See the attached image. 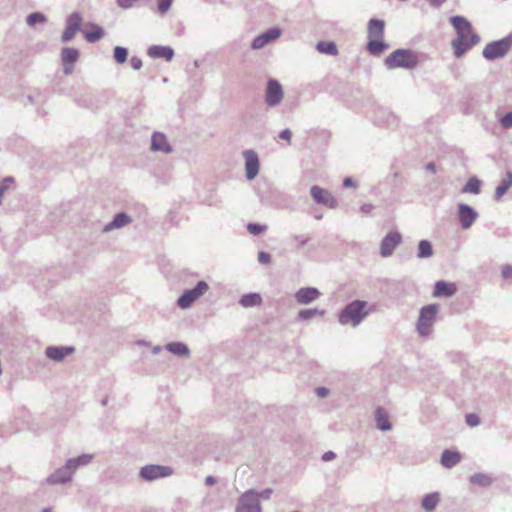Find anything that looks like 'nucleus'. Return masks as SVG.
I'll return each mask as SVG.
<instances>
[{"mask_svg": "<svg viewBox=\"0 0 512 512\" xmlns=\"http://www.w3.org/2000/svg\"><path fill=\"white\" fill-rule=\"evenodd\" d=\"M329 391L325 387H319L316 389V394L318 397L324 398L328 395Z\"/></svg>", "mask_w": 512, "mask_h": 512, "instance_id": "54", "label": "nucleus"}, {"mask_svg": "<svg viewBox=\"0 0 512 512\" xmlns=\"http://www.w3.org/2000/svg\"><path fill=\"white\" fill-rule=\"evenodd\" d=\"M376 427L381 431H389L392 425L389 420L388 413L383 407H378L375 411Z\"/></svg>", "mask_w": 512, "mask_h": 512, "instance_id": "25", "label": "nucleus"}, {"mask_svg": "<svg viewBox=\"0 0 512 512\" xmlns=\"http://www.w3.org/2000/svg\"><path fill=\"white\" fill-rule=\"evenodd\" d=\"M373 209L371 204H364L361 206V212L364 214H369Z\"/></svg>", "mask_w": 512, "mask_h": 512, "instance_id": "55", "label": "nucleus"}, {"mask_svg": "<svg viewBox=\"0 0 512 512\" xmlns=\"http://www.w3.org/2000/svg\"><path fill=\"white\" fill-rule=\"evenodd\" d=\"M461 460V455L457 451L444 450L441 455V464L445 468L456 466Z\"/></svg>", "mask_w": 512, "mask_h": 512, "instance_id": "29", "label": "nucleus"}, {"mask_svg": "<svg viewBox=\"0 0 512 512\" xmlns=\"http://www.w3.org/2000/svg\"><path fill=\"white\" fill-rule=\"evenodd\" d=\"M321 293L317 288L307 287L299 289L295 294L297 303L307 305L316 301L320 297Z\"/></svg>", "mask_w": 512, "mask_h": 512, "instance_id": "18", "label": "nucleus"}, {"mask_svg": "<svg viewBox=\"0 0 512 512\" xmlns=\"http://www.w3.org/2000/svg\"><path fill=\"white\" fill-rule=\"evenodd\" d=\"M73 475L71 468L65 462L62 467L56 469L46 478V483L49 485L67 484L72 481Z\"/></svg>", "mask_w": 512, "mask_h": 512, "instance_id": "11", "label": "nucleus"}, {"mask_svg": "<svg viewBox=\"0 0 512 512\" xmlns=\"http://www.w3.org/2000/svg\"><path fill=\"white\" fill-rule=\"evenodd\" d=\"M480 41L478 34H472L470 40H464V37L457 36L452 40L451 46L454 50V54L457 58L463 56L469 49L476 45Z\"/></svg>", "mask_w": 512, "mask_h": 512, "instance_id": "10", "label": "nucleus"}, {"mask_svg": "<svg viewBox=\"0 0 512 512\" xmlns=\"http://www.w3.org/2000/svg\"><path fill=\"white\" fill-rule=\"evenodd\" d=\"M452 26L455 28L457 36L462 37L464 33L476 34L473 32L471 23L463 16H453L450 18Z\"/></svg>", "mask_w": 512, "mask_h": 512, "instance_id": "21", "label": "nucleus"}, {"mask_svg": "<svg viewBox=\"0 0 512 512\" xmlns=\"http://www.w3.org/2000/svg\"><path fill=\"white\" fill-rule=\"evenodd\" d=\"M456 291L457 288L454 283H447L440 280L435 283L433 295L435 297H451L456 293Z\"/></svg>", "mask_w": 512, "mask_h": 512, "instance_id": "23", "label": "nucleus"}, {"mask_svg": "<svg viewBox=\"0 0 512 512\" xmlns=\"http://www.w3.org/2000/svg\"><path fill=\"white\" fill-rule=\"evenodd\" d=\"M501 125L505 128H510L512 127V112H509L507 114H505L502 118H501Z\"/></svg>", "mask_w": 512, "mask_h": 512, "instance_id": "47", "label": "nucleus"}, {"mask_svg": "<svg viewBox=\"0 0 512 512\" xmlns=\"http://www.w3.org/2000/svg\"><path fill=\"white\" fill-rule=\"evenodd\" d=\"M511 186L512 171H507L506 177L501 180L500 184L495 189L494 199L496 201H499L506 194V192L510 189Z\"/></svg>", "mask_w": 512, "mask_h": 512, "instance_id": "28", "label": "nucleus"}, {"mask_svg": "<svg viewBox=\"0 0 512 512\" xmlns=\"http://www.w3.org/2000/svg\"><path fill=\"white\" fill-rule=\"evenodd\" d=\"M325 314L324 310H319L317 308L313 309H303L298 313V318L301 320H308L313 318L314 316H323Z\"/></svg>", "mask_w": 512, "mask_h": 512, "instance_id": "39", "label": "nucleus"}, {"mask_svg": "<svg viewBox=\"0 0 512 512\" xmlns=\"http://www.w3.org/2000/svg\"><path fill=\"white\" fill-rule=\"evenodd\" d=\"M132 222V218L125 212L117 213L113 219L103 227V232L108 233L120 229Z\"/></svg>", "mask_w": 512, "mask_h": 512, "instance_id": "20", "label": "nucleus"}, {"mask_svg": "<svg viewBox=\"0 0 512 512\" xmlns=\"http://www.w3.org/2000/svg\"><path fill=\"white\" fill-rule=\"evenodd\" d=\"M77 31L66 25L64 32L62 33V42H70L76 35Z\"/></svg>", "mask_w": 512, "mask_h": 512, "instance_id": "44", "label": "nucleus"}, {"mask_svg": "<svg viewBox=\"0 0 512 512\" xmlns=\"http://www.w3.org/2000/svg\"><path fill=\"white\" fill-rule=\"evenodd\" d=\"M439 311V305L430 304L420 309L417 320V331L421 336H427L431 332V327L436 321V315Z\"/></svg>", "mask_w": 512, "mask_h": 512, "instance_id": "3", "label": "nucleus"}, {"mask_svg": "<svg viewBox=\"0 0 512 512\" xmlns=\"http://www.w3.org/2000/svg\"><path fill=\"white\" fill-rule=\"evenodd\" d=\"M336 454L333 451H327L322 455V460L325 462L335 459Z\"/></svg>", "mask_w": 512, "mask_h": 512, "instance_id": "53", "label": "nucleus"}, {"mask_svg": "<svg viewBox=\"0 0 512 512\" xmlns=\"http://www.w3.org/2000/svg\"><path fill=\"white\" fill-rule=\"evenodd\" d=\"M385 22L380 19H370L367 25V38H384Z\"/></svg>", "mask_w": 512, "mask_h": 512, "instance_id": "22", "label": "nucleus"}, {"mask_svg": "<svg viewBox=\"0 0 512 512\" xmlns=\"http://www.w3.org/2000/svg\"><path fill=\"white\" fill-rule=\"evenodd\" d=\"M73 352L74 348L69 346H48L45 355L53 361L60 362Z\"/></svg>", "mask_w": 512, "mask_h": 512, "instance_id": "19", "label": "nucleus"}, {"mask_svg": "<svg viewBox=\"0 0 512 512\" xmlns=\"http://www.w3.org/2000/svg\"><path fill=\"white\" fill-rule=\"evenodd\" d=\"M173 474V469L169 466L164 465H145L143 466L139 471V476L148 482L160 479V478H166Z\"/></svg>", "mask_w": 512, "mask_h": 512, "instance_id": "7", "label": "nucleus"}, {"mask_svg": "<svg viewBox=\"0 0 512 512\" xmlns=\"http://www.w3.org/2000/svg\"><path fill=\"white\" fill-rule=\"evenodd\" d=\"M432 6L439 7L441 6L446 0H428Z\"/></svg>", "mask_w": 512, "mask_h": 512, "instance_id": "61", "label": "nucleus"}, {"mask_svg": "<svg viewBox=\"0 0 512 512\" xmlns=\"http://www.w3.org/2000/svg\"><path fill=\"white\" fill-rule=\"evenodd\" d=\"M209 290V284L206 281H198L192 289H187L178 298L177 305L181 309L190 308L201 296Z\"/></svg>", "mask_w": 512, "mask_h": 512, "instance_id": "5", "label": "nucleus"}, {"mask_svg": "<svg viewBox=\"0 0 512 512\" xmlns=\"http://www.w3.org/2000/svg\"><path fill=\"white\" fill-rule=\"evenodd\" d=\"M130 64H131V67L134 69V70H139L141 69L143 63H142V60L137 57V56H133L131 59H130Z\"/></svg>", "mask_w": 512, "mask_h": 512, "instance_id": "50", "label": "nucleus"}, {"mask_svg": "<svg viewBox=\"0 0 512 512\" xmlns=\"http://www.w3.org/2000/svg\"><path fill=\"white\" fill-rule=\"evenodd\" d=\"M353 185H354V182H353L352 178L347 177V178L344 179V181H343V186L344 187H351Z\"/></svg>", "mask_w": 512, "mask_h": 512, "instance_id": "60", "label": "nucleus"}, {"mask_svg": "<svg viewBox=\"0 0 512 512\" xmlns=\"http://www.w3.org/2000/svg\"><path fill=\"white\" fill-rule=\"evenodd\" d=\"M261 302L262 298L258 293L244 294L239 300V304L245 308L258 306Z\"/></svg>", "mask_w": 512, "mask_h": 512, "instance_id": "32", "label": "nucleus"}, {"mask_svg": "<svg viewBox=\"0 0 512 512\" xmlns=\"http://www.w3.org/2000/svg\"><path fill=\"white\" fill-rule=\"evenodd\" d=\"M150 149L153 152H161L164 154H170L173 151L167 137L161 132H154L152 134Z\"/></svg>", "mask_w": 512, "mask_h": 512, "instance_id": "16", "label": "nucleus"}, {"mask_svg": "<svg viewBox=\"0 0 512 512\" xmlns=\"http://www.w3.org/2000/svg\"><path fill=\"white\" fill-rule=\"evenodd\" d=\"M310 193L314 201L318 204L325 205L329 208H335L337 205L336 199L332 194L319 186H312Z\"/></svg>", "mask_w": 512, "mask_h": 512, "instance_id": "14", "label": "nucleus"}, {"mask_svg": "<svg viewBox=\"0 0 512 512\" xmlns=\"http://www.w3.org/2000/svg\"><path fill=\"white\" fill-rule=\"evenodd\" d=\"M156 1H157L158 12L161 15H164L170 9L173 0H156Z\"/></svg>", "mask_w": 512, "mask_h": 512, "instance_id": "43", "label": "nucleus"}, {"mask_svg": "<svg viewBox=\"0 0 512 512\" xmlns=\"http://www.w3.org/2000/svg\"><path fill=\"white\" fill-rule=\"evenodd\" d=\"M235 512H262L257 491L250 489L244 492L238 499Z\"/></svg>", "mask_w": 512, "mask_h": 512, "instance_id": "6", "label": "nucleus"}, {"mask_svg": "<svg viewBox=\"0 0 512 512\" xmlns=\"http://www.w3.org/2000/svg\"><path fill=\"white\" fill-rule=\"evenodd\" d=\"M93 457L94 456L92 454H82L78 457L70 458L66 462L68 466L71 468L72 472L75 474V472L79 468L90 464L91 461L93 460Z\"/></svg>", "mask_w": 512, "mask_h": 512, "instance_id": "27", "label": "nucleus"}, {"mask_svg": "<svg viewBox=\"0 0 512 512\" xmlns=\"http://www.w3.org/2000/svg\"><path fill=\"white\" fill-rule=\"evenodd\" d=\"M160 351H161V347H160V346H155V347L152 349V352H153L154 354H158Z\"/></svg>", "mask_w": 512, "mask_h": 512, "instance_id": "64", "label": "nucleus"}, {"mask_svg": "<svg viewBox=\"0 0 512 512\" xmlns=\"http://www.w3.org/2000/svg\"><path fill=\"white\" fill-rule=\"evenodd\" d=\"M26 22L29 26H35L38 23H46L47 18L43 13L33 12L27 16Z\"/></svg>", "mask_w": 512, "mask_h": 512, "instance_id": "40", "label": "nucleus"}, {"mask_svg": "<svg viewBox=\"0 0 512 512\" xmlns=\"http://www.w3.org/2000/svg\"><path fill=\"white\" fill-rule=\"evenodd\" d=\"M166 349L179 357H186L188 358L190 356V350L188 346L182 342H170L166 345Z\"/></svg>", "mask_w": 512, "mask_h": 512, "instance_id": "31", "label": "nucleus"}, {"mask_svg": "<svg viewBox=\"0 0 512 512\" xmlns=\"http://www.w3.org/2000/svg\"><path fill=\"white\" fill-rule=\"evenodd\" d=\"M292 238L295 239L296 241H299L300 245H302V246L305 245L308 242L307 238H303V237L298 236V235H293Z\"/></svg>", "mask_w": 512, "mask_h": 512, "instance_id": "57", "label": "nucleus"}, {"mask_svg": "<svg viewBox=\"0 0 512 512\" xmlns=\"http://www.w3.org/2000/svg\"><path fill=\"white\" fill-rule=\"evenodd\" d=\"M284 97V92L279 81L269 79L265 92V103L269 107L278 106Z\"/></svg>", "mask_w": 512, "mask_h": 512, "instance_id": "8", "label": "nucleus"}, {"mask_svg": "<svg viewBox=\"0 0 512 512\" xmlns=\"http://www.w3.org/2000/svg\"><path fill=\"white\" fill-rule=\"evenodd\" d=\"M272 492L273 491L271 488H266V489L262 490L261 492H257L258 501H260V499H265V500L270 499Z\"/></svg>", "mask_w": 512, "mask_h": 512, "instance_id": "49", "label": "nucleus"}, {"mask_svg": "<svg viewBox=\"0 0 512 512\" xmlns=\"http://www.w3.org/2000/svg\"><path fill=\"white\" fill-rule=\"evenodd\" d=\"M148 55L152 58H163L170 61L174 56V51L169 46L153 45L149 47Z\"/></svg>", "mask_w": 512, "mask_h": 512, "instance_id": "24", "label": "nucleus"}, {"mask_svg": "<svg viewBox=\"0 0 512 512\" xmlns=\"http://www.w3.org/2000/svg\"><path fill=\"white\" fill-rule=\"evenodd\" d=\"M402 236L397 231L389 232L381 241L380 254L382 257L392 255L395 248L401 243Z\"/></svg>", "mask_w": 512, "mask_h": 512, "instance_id": "12", "label": "nucleus"}, {"mask_svg": "<svg viewBox=\"0 0 512 512\" xmlns=\"http://www.w3.org/2000/svg\"><path fill=\"white\" fill-rule=\"evenodd\" d=\"M6 190H7V186L0 187V204L2 203V197Z\"/></svg>", "mask_w": 512, "mask_h": 512, "instance_id": "63", "label": "nucleus"}, {"mask_svg": "<svg viewBox=\"0 0 512 512\" xmlns=\"http://www.w3.org/2000/svg\"><path fill=\"white\" fill-rule=\"evenodd\" d=\"M92 30L84 33L85 39L90 43L99 41L104 36V30L97 24H91Z\"/></svg>", "mask_w": 512, "mask_h": 512, "instance_id": "34", "label": "nucleus"}, {"mask_svg": "<svg viewBox=\"0 0 512 512\" xmlns=\"http://www.w3.org/2000/svg\"><path fill=\"white\" fill-rule=\"evenodd\" d=\"M384 64L389 70L398 68L413 70L419 64V56L413 50L400 48L388 55L384 60Z\"/></svg>", "mask_w": 512, "mask_h": 512, "instance_id": "2", "label": "nucleus"}, {"mask_svg": "<svg viewBox=\"0 0 512 512\" xmlns=\"http://www.w3.org/2000/svg\"><path fill=\"white\" fill-rule=\"evenodd\" d=\"M470 482L481 487H488L492 484V478L484 473H475L470 477Z\"/></svg>", "mask_w": 512, "mask_h": 512, "instance_id": "38", "label": "nucleus"}, {"mask_svg": "<svg viewBox=\"0 0 512 512\" xmlns=\"http://www.w3.org/2000/svg\"><path fill=\"white\" fill-rule=\"evenodd\" d=\"M265 225H260L258 223H249L247 225V230L252 235H259L260 233L264 232L266 230Z\"/></svg>", "mask_w": 512, "mask_h": 512, "instance_id": "42", "label": "nucleus"}, {"mask_svg": "<svg viewBox=\"0 0 512 512\" xmlns=\"http://www.w3.org/2000/svg\"><path fill=\"white\" fill-rule=\"evenodd\" d=\"M440 502V494L439 492H432L429 494H426L422 499V508L427 511L431 512L435 510L437 505Z\"/></svg>", "mask_w": 512, "mask_h": 512, "instance_id": "30", "label": "nucleus"}, {"mask_svg": "<svg viewBox=\"0 0 512 512\" xmlns=\"http://www.w3.org/2000/svg\"><path fill=\"white\" fill-rule=\"evenodd\" d=\"M316 48L320 53L331 56H335L338 53L337 46L332 41H320L317 43Z\"/></svg>", "mask_w": 512, "mask_h": 512, "instance_id": "35", "label": "nucleus"}, {"mask_svg": "<svg viewBox=\"0 0 512 512\" xmlns=\"http://www.w3.org/2000/svg\"><path fill=\"white\" fill-rule=\"evenodd\" d=\"M367 307L368 303L364 300H354L348 303L339 313V323L357 327L369 315Z\"/></svg>", "mask_w": 512, "mask_h": 512, "instance_id": "1", "label": "nucleus"}, {"mask_svg": "<svg viewBox=\"0 0 512 512\" xmlns=\"http://www.w3.org/2000/svg\"><path fill=\"white\" fill-rule=\"evenodd\" d=\"M13 182V178L12 177H6L3 179L0 187H4V186H7L9 185V183Z\"/></svg>", "mask_w": 512, "mask_h": 512, "instance_id": "62", "label": "nucleus"}, {"mask_svg": "<svg viewBox=\"0 0 512 512\" xmlns=\"http://www.w3.org/2000/svg\"><path fill=\"white\" fill-rule=\"evenodd\" d=\"M388 125L391 126V125H397L398 123V119L395 115L393 114H389L388 116Z\"/></svg>", "mask_w": 512, "mask_h": 512, "instance_id": "56", "label": "nucleus"}, {"mask_svg": "<svg viewBox=\"0 0 512 512\" xmlns=\"http://www.w3.org/2000/svg\"><path fill=\"white\" fill-rule=\"evenodd\" d=\"M215 483H216V480H215V478H214L213 476L209 475V476H207V477L205 478V484H206L207 486H212V485H214Z\"/></svg>", "mask_w": 512, "mask_h": 512, "instance_id": "58", "label": "nucleus"}, {"mask_svg": "<svg viewBox=\"0 0 512 512\" xmlns=\"http://www.w3.org/2000/svg\"><path fill=\"white\" fill-rule=\"evenodd\" d=\"M113 57L117 63H124L127 60L128 57V50L125 47L122 46H116L114 48Z\"/></svg>", "mask_w": 512, "mask_h": 512, "instance_id": "41", "label": "nucleus"}, {"mask_svg": "<svg viewBox=\"0 0 512 512\" xmlns=\"http://www.w3.org/2000/svg\"><path fill=\"white\" fill-rule=\"evenodd\" d=\"M457 208L461 228L464 230L469 229L478 219V212L475 209H473L470 205L465 203H459Z\"/></svg>", "mask_w": 512, "mask_h": 512, "instance_id": "9", "label": "nucleus"}, {"mask_svg": "<svg viewBox=\"0 0 512 512\" xmlns=\"http://www.w3.org/2000/svg\"><path fill=\"white\" fill-rule=\"evenodd\" d=\"M245 159V171L248 180H253L259 173V157L254 150H245L243 152Z\"/></svg>", "mask_w": 512, "mask_h": 512, "instance_id": "13", "label": "nucleus"}, {"mask_svg": "<svg viewBox=\"0 0 512 512\" xmlns=\"http://www.w3.org/2000/svg\"><path fill=\"white\" fill-rule=\"evenodd\" d=\"M79 58V51L73 47H64L61 51V60L63 63V71L66 75L73 72L74 64Z\"/></svg>", "mask_w": 512, "mask_h": 512, "instance_id": "15", "label": "nucleus"}, {"mask_svg": "<svg viewBox=\"0 0 512 512\" xmlns=\"http://www.w3.org/2000/svg\"><path fill=\"white\" fill-rule=\"evenodd\" d=\"M461 191L462 193L478 195L481 192V181L477 177H471Z\"/></svg>", "mask_w": 512, "mask_h": 512, "instance_id": "33", "label": "nucleus"}, {"mask_svg": "<svg viewBox=\"0 0 512 512\" xmlns=\"http://www.w3.org/2000/svg\"><path fill=\"white\" fill-rule=\"evenodd\" d=\"M291 136H292V132L290 131V129H284L282 130L280 133H279V138L280 139H283V140H286L288 142H290L291 140Z\"/></svg>", "mask_w": 512, "mask_h": 512, "instance_id": "51", "label": "nucleus"}, {"mask_svg": "<svg viewBox=\"0 0 512 512\" xmlns=\"http://www.w3.org/2000/svg\"><path fill=\"white\" fill-rule=\"evenodd\" d=\"M388 48L389 45L383 38L368 39L367 51L373 56L381 55Z\"/></svg>", "mask_w": 512, "mask_h": 512, "instance_id": "26", "label": "nucleus"}, {"mask_svg": "<svg viewBox=\"0 0 512 512\" xmlns=\"http://www.w3.org/2000/svg\"><path fill=\"white\" fill-rule=\"evenodd\" d=\"M83 17L79 12L71 13L66 19V25L77 32L81 30Z\"/></svg>", "mask_w": 512, "mask_h": 512, "instance_id": "37", "label": "nucleus"}, {"mask_svg": "<svg viewBox=\"0 0 512 512\" xmlns=\"http://www.w3.org/2000/svg\"><path fill=\"white\" fill-rule=\"evenodd\" d=\"M465 418H466V423L470 427H475V426L479 425V423H480V419L476 414H472V413L467 414Z\"/></svg>", "mask_w": 512, "mask_h": 512, "instance_id": "46", "label": "nucleus"}, {"mask_svg": "<svg viewBox=\"0 0 512 512\" xmlns=\"http://www.w3.org/2000/svg\"><path fill=\"white\" fill-rule=\"evenodd\" d=\"M258 261L262 264H269L271 262V256L269 253L261 251L258 254Z\"/></svg>", "mask_w": 512, "mask_h": 512, "instance_id": "48", "label": "nucleus"}, {"mask_svg": "<svg viewBox=\"0 0 512 512\" xmlns=\"http://www.w3.org/2000/svg\"><path fill=\"white\" fill-rule=\"evenodd\" d=\"M281 35V30L279 28H270L264 33L258 35L254 38L252 42V49H261L266 46L271 41L277 39Z\"/></svg>", "mask_w": 512, "mask_h": 512, "instance_id": "17", "label": "nucleus"}, {"mask_svg": "<svg viewBox=\"0 0 512 512\" xmlns=\"http://www.w3.org/2000/svg\"><path fill=\"white\" fill-rule=\"evenodd\" d=\"M140 0H116L117 5L124 9H131L135 6V3L139 2Z\"/></svg>", "mask_w": 512, "mask_h": 512, "instance_id": "45", "label": "nucleus"}, {"mask_svg": "<svg viewBox=\"0 0 512 512\" xmlns=\"http://www.w3.org/2000/svg\"><path fill=\"white\" fill-rule=\"evenodd\" d=\"M512 47V36L508 35L500 40L488 43L482 52L486 60L492 61L503 58Z\"/></svg>", "mask_w": 512, "mask_h": 512, "instance_id": "4", "label": "nucleus"}, {"mask_svg": "<svg viewBox=\"0 0 512 512\" xmlns=\"http://www.w3.org/2000/svg\"><path fill=\"white\" fill-rule=\"evenodd\" d=\"M433 255L432 244L428 240H421L418 244L417 257L420 259L429 258Z\"/></svg>", "mask_w": 512, "mask_h": 512, "instance_id": "36", "label": "nucleus"}, {"mask_svg": "<svg viewBox=\"0 0 512 512\" xmlns=\"http://www.w3.org/2000/svg\"><path fill=\"white\" fill-rule=\"evenodd\" d=\"M425 168L431 173H436V165L433 162L428 163Z\"/></svg>", "mask_w": 512, "mask_h": 512, "instance_id": "59", "label": "nucleus"}, {"mask_svg": "<svg viewBox=\"0 0 512 512\" xmlns=\"http://www.w3.org/2000/svg\"><path fill=\"white\" fill-rule=\"evenodd\" d=\"M502 276L504 278H512V266L506 265L502 269Z\"/></svg>", "mask_w": 512, "mask_h": 512, "instance_id": "52", "label": "nucleus"}]
</instances>
